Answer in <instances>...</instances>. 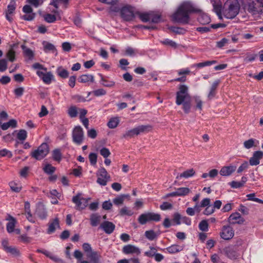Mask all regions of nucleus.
<instances>
[{
  "label": "nucleus",
  "instance_id": "nucleus-1",
  "mask_svg": "<svg viewBox=\"0 0 263 263\" xmlns=\"http://www.w3.org/2000/svg\"><path fill=\"white\" fill-rule=\"evenodd\" d=\"M211 2L214 12L220 19H222V15L227 18L232 19L238 14L239 5L237 0H228L222 10V2L220 0H211Z\"/></svg>",
  "mask_w": 263,
  "mask_h": 263
},
{
  "label": "nucleus",
  "instance_id": "nucleus-2",
  "mask_svg": "<svg viewBox=\"0 0 263 263\" xmlns=\"http://www.w3.org/2000/svg\"><path fill=\"white\" fill-rule=\"evenodd\" d=\"M200 10L192 2L185 1L182 3L177 10L172 14L173 21L186 24L189 22V13L199 12Z\"/></svg>",
  "mask_w": 263,
  "mask_h": 263
},
{
  "label": "nucleus",
  "instance_id": "nucleus-3",
  "mask_svg": "<svg viewBox=\"0 0 263 263\" xmlns=\"http://www.w3.org/2000/svg\"><path fill=\"white\" fill-rule=\"evenodd\" d=\"M176 103L182 105V109L186 114L189 113L191 108V97L189 92V87L185 84L179 86L176 92Z\"/></svg>",
  "mask_w": 263,
  "mask_h": 263
},
{
  "label": "nucleus",
  "instance_id": "nucleus-4",
  "mask_svg": "<svg viewBox=\"0 0 263 263\" xmlns=\"http://www.w3.org/2000/svg\"><path fill=\"white\" fill-rule=\"evenodd\" d=\"M152 130V126L150 125H142L133 129L127 130L123 135L125 138H132L135 135H138L141 133H148Z\"/></svg>",
  "mask_w": 263,
  "mask_h": 263
},
{
  "label": "nucleus",
  "instance_id": "nucleus-5",
  "mask_svg": "<svg viewBox=\"0 0 263 263\" xmlns=\"http://www.w3.org/2000/svg\"><path fill=\"white\" fill-rule=\"evenodd\" d=\"M161 219L160 214L153 212H147L141 214L138 219V222L141 224H145L149 221H159Z\"/></svg>",
  "mask_w": 263,
  "mask_h": 263
},
{
  "label": "nucleus",
  "instance_id": "nucleus-6",
  "mask_svg": "<svg viewBox=\"0 0 263 263\" xmlns=\"http://www.w3.org/2000/svg\"><path fill=\"white\" fill-rule=\"evenodd\" d=\"M49 146L46 143H42L36 149L31 153L32 157L36 160H41L49 153Z\"/></svg>",
  "mask_w": 263,
  "mask_h": 263
},
{
  "label": "nucleus",
  "instance_id": "nucleus-7",
  "mask_svg": "<svg viewBox=\"0 0 263 263\" xmlns=\"http://www.w3.org/2000/svg\"><path fill=\"white\" fill-rule=\"evenodd\" d=\"M73 142L77 145H81L84 139V134L82 128L80 126H76L72 133Z\"/></svg>",
  "mask_w": 263,
  "mask_h": 263
},
{
  "label": "nucleus",
  "instance_id": "nucleus-8",
  "mask_svg": "<svg viewBox=\"0 0 263 263\" xmlns=\"http://www.w3.org/2000/svg\"><path fill=\"white\" fill-rule=\"evenodd\" d=\"M137 12L135 11L134 8L129 5L123 7L121 10V15L126 21L133 20L137 14Z\"/></svg>",
  "mask_w": 263,
  "mask_h": 263
},
{
  "label": "nucleus",
  "instance_id": "nucleus-9",
  "mask_svg": "<svg viewBox=\"0 0 263 263\" xmlns=\"http://www.w3.org/2000/svg\"><path fill=\"white\" fill-rule=\"evenodd\" d=\"M97 182L101 185L105 186L110 179V176L108 174L106 170L102 167L100 168L97 173Z\"/></svg>",
  "mask_w": 263,
  "mask_h": 263
},
{
  "label": "nucleus",
  "instance_id": "nucleus-10",
  "mask_svg": "<svg viewBox=\"0 0 263 263\" xmlns=\"http://www.w3.org/2000/svg\"><path fill=\"white\" fill-rule=\"evenodd\" d=\"M220 235L223 239L230 240L233 237L234 231L231 227L224 226L222 228Z\"/></svg>",
  "mask_w": 263,
  "mask_h": 263
},
{
  "label": "nucleus",
  "instance_id": "nucleus-11",
  "mask_svg": "<svg viewBox=\"0 0 263 263\" xmlns=\"http://www.w3.org/2000/svg\"><path fill=\"white\" fill-rule=\"evenodd\" d=\"M72 202L76 205L77 209L82 210L85 209L87 205L88 200L86 198L81 197V194H78L72 198Z\"/></svg>",
  "mask_w": 263,
  "mask_h": 263
},
{
  "label": "nucleus",
  "instance_id": "nucleus-12",
  "mask_svg": "<svg viewBox=\"0 0 263 263\" xmlns=\"http://www.w3.org/2000/svg\"><path fill=\"white\" fill-rule=\"evenodd\" d=\"M122 252L125 254H133L139 255L141 253L140 249L134 245H127L124 246L122 249Z\"/></svg>",
  "mask_w": 263,
  "mask_h": 263
},
{
  "label": "nucleus",
  "instance_id": "nucleus-13",
  "mask_svg": "<svg viewBox=\"0 0 263 263\" xmlns=\"http://www.w3.org/2000/svg\"><path fill=\"white\" fill-rule=\"evenodd\" d=\"M36 74L47 84H50L52 80L53 79V75L51 72L38 70L36 72Z\"/></svg>",
  "mask_w": 263,
  "mask_h": 263
},
{
  "label": "nucleus",
  "instance_id": "nucleus-14",
  "mask_svg": "<svg viewBox=\"0 0 263 263\" xmlns=\"http://www.w3.org/2000/svg\"><path fill=\"white\" fill-rule=\"evenodd\" d=\"M245 8L253 14H256L259 11L257 4L253 0H247Z\"/></svg>",
  "mask_w": 263,
  "mask_h": 263
},
{
  "label": "nucleus",
  "instance_id": "nucleus-15",
  "mask_svg": "<svg viewBox=\"0 0 263 263\" xmlns=\"http://www.w3.org/2000/svg\"><path fill=\"white\" fill-rule=\"evenodd\" d=\"M16 9V4L15 2H11L8 5L7 8L5 11L6 19L10 22H12L13 18L11 15L13 14Z\"/></svg>",
  "mask_w": 263,
  "mask_h": 263
},
{
  "label": "nucleus",
  "instance_id": "nucleus-16",
  "mask_svg": "<svg viewBox=\"0 0 263 263\" xmlns=\"http://www.w3.org/2000/svg\"><path fill=\"white\" fill-rule=\"evenodd\" d=\"M263 157V152L261 151L255 152L250 158L249 163L251 165H257L259 164L260 160Z\"/></svg>",
  "mask_w": 263,
  "mask_h": 263
},
{
  "label": "nucleus",
  "instance_id": "nucleus-17",
  "mask_svg": "<svg viewBox=\"0 0 263 263\" xmlns=\"http://www.w3.org/2000/svg\"><path fill=\"white\" fill-rule=\"evenodd\" d=\"M2 246L4 250L11 255L16 256L19 255V251L15 247L9 246L8 241L7 240H4L2 241Z\"/></svg>",
  "mask_w": 263,
  "mask_h": 263
},
{
  "label": "nucleus",
  "instance_id": "nucleus-18",
  "mask_svg": "<svg viewBox=\"0 0 263 263\" xmlns=\"http://www.w3.org/2000/svg\"><path fill=\"white\" fill-rule=\"evenodd\" d=\"M236 170V166L230 165L223 166L220 170L219 173L222 176H229Z\"/></svg>",
  "mask_w": 263,
  "mask_h": 263
},
{
  "label": "nucleus",
  "instance_id": "nucleus-19",
  "mask_svg": "<svg viewBox=\"0 0 263 263\" xmlns=\"http://www.w3.org/2000/svg\"><path fill=\"white\" fill-rule=\"evenodd\" d=\"M244 219L239 213L232 214L228 218V221L231 224H241L244 222Z\"/></svg>",
  "mask_w": 263,
  "mask_h": 263
},
{
  "label": "nucleus",
  "instance_id": "nucleus-20",
  "mask_svg": "<svg viewBox=\"0 0 263 263\" xmlns=\"http://www.w3.org/2000/svg\"><path fill=\"white\" fill-rule=\"evenodd\" d=\"M100 228L107 234H111L115 229V225L109 221H105L100 225Z\"/></svg>",
  "mask_w": 263,
  "mask_h": 263
},
{
  "label": "nucleus",
  "instance_id": "nucleus-21",
  "mask_svg": "<svg viewBox=\"0 0 263 263\" xmlns=\"http://www.w3.org/2000/svg\"><path fill=\"white\" fill-rule=\"evenodd\" d=\"M59 228V220L58 218H55L49 222L47 232L48 234H51L54 232L57 229Z\"/></svg>",
  "mask_w": 263,
  "mask_h": 263
},
{
  "label": "nucleus",
  "instance_id": "nucleus-22",
  "mask_svg": "<svg viewBox=\"0 0 263 263\" xmlns=\"http://www.w3.org/2000/svg\"><path fill=\"white\" fill-rule=\"evenodd\" d=\"M6 220L9 221V222L7 224V231L9 233H12L14 231V228L17 223V221L11 215H8Z\"/></svg>",
  "mask_w": 263,
  "mask_h": 263
},
{
  "label": "nucleus",
  "instance_id": "nucleus-23",
  "mask_svg": "<svg viewBox=\"0 0 263 263\" xmlns=\"http://www.w3.org/2000/svg\"><path fill=\"white\" fill-rule=\"evenodd\" d=\"M87 256L90 259L92 263H101V255L96 251L87 254Z\"/></svg>",
  "mask_w": 263,
  "mask_h": 263
},
{
  "label": "nucleus",
  "instance_id": "nucleus-24",
  "mask_svg": "<svg viewBox=\"0 0 263 263\" xmlns=\"http://www.w3.org/2000/svg\"><path fill=\"white\" fill-rule=\"evenodd\" d=\"M220 83V81L217 80L213 82L212 85V86L210 88V91L208 95V98L209 99L211 100L216 95V90L218 85Z\"/></svg>",
  "mask_w": 263,
  "mask_h": 263
},
{
  "label": "nucleus",
  "instance_id": "nucleus-25",
  "mask_svg": "<svg viewBox=\"0 0 263 263\" xmlns=\"http://www.w3.org/2000/svg\"><path fill=\"white\" fill-rule=\"evenodd\" d=\"M195 173V171L193 169H190L183 172L182 173H181L177 175L176 178L179 179L181 178H188L194 175Z\"/></svg>",
  "mask_w": 263,
  "mask_h": 263
},
{
  "label": "nucleus",
  "instance_id": "nucleus-26",
  "mask_svg": "<svg viewBox=\"0 0 263 263\" xmlns=\"http://www.w3.org/2000/svg\"><path fill=\"white\" fill-rule=\"evenodd\" d=\"M35 213L36 215L41 219H45L47 217V212L43 206L37 207Z\"/></svg>",
  "mask_w": 263,
  "mask_h": 263
},
{
  "label": "nucleus",
  "instance_id": "nucleus-27",
  "mask_svg": "<svg viewBox=\"0 0 263 263\" xmlns=\"http://www.w3.org/2000/svg\"><path fill=\"white\" fill-rule=\"evenodd\" d=\"M91 225L96 227L99 224L101 220V216L98 214H92L90 218Z\"/></svg>",
  "mask_w": 263,
  "mask_h": 263
},
{
  "label": "nucleus",
  "instance_id": "nucleus-28",
  "mask_svg": "<svg viewBox=\"0 0 263 263\" xmlns=\"http://www.w3.org/2000/svg\"><path fill=\"white\" fill-rule=\"evenodd\" d=\"M183 247L179 245H174L166 248L167 251L171 254L176 253L183 250Z\"/></svg>",
  "mask_w": 263,
  "mask_h": 263
},
{
  "label": "nucleus",
  "instance_id": "nucleus-29",
  "mask_svg": "<svg viewBox=\"0 0 263 263\" xmlns=\"http://www.w3.org/2000/svg\"><path fill=\"white\" fill-rule=\"evenodd\" d=\"M21 48L23 50L25 56L27 57L29 60H31L34 57V53L32 50L27 48L25 45H22Z\"/></svg>",
  "mask_w": 263,
  "mask_h": 263
},
{
  "label": "nucleus",
  "instance_id": "nucleus-30",
  "mask_svg": "<svg viewBox=\"0 0 263 263\" xmlns=\"http://www.w3.org/2000/svg\"><path fill=\"white\" fill-rule=\"evenodd\" d=\"M9 186L12 191L16 193L20 192L22 189L21 184L20 182H16L15 181L10 182Z\"/></svg>",
  "mask_w": 263,
  "mask_h": 263
},
{
  "label": "nucleus",
  "instance_id": "nucleus-31",
  "mask_svg": "<svg viewBox=\"0 0 263 263\" xmlns=\"http://www.w3.org/2000/svg\"><path fill=\"white\" fill-rule=\"evenodd\" d=\"M224 252L227 256L230 258H235L237 256L236 252L231 247L225 248Z\"/></svg>",
  "mask_w": 263,
  "mask_h": 263
},
{
  "label": "nucleus",
  "instance_id": "nucleus-32",
  "mask_svg": "<svg viewBox=\"0 0 263 263\" xmlns=\"http://www.w3.org/2000/svg\"><path fill=\"white\" fill-rule=\"evenodd\" d=\"M128 197V195H121L113 199V203L117 205H121L123 204L125 199Z\"/></svg>",
  "mask_w": 263,
  "mask_h": 263
},
{
  "label": "nucleus",
  "instance_id": "nucleus-33",
  "mask_svg": "<svg viewBox=\"0 0 263 263\" xmlns=\"http://www.w3.org/2000/svg\"><path fill=\"white\" fill-rule=\"evenodd\" d=\"M57 73L59 76L63 79L68 78L69 76L68 71L62 67H59L57 68Z\"/></svg>",
  "mask_w": 263,
  "mask_h": 263
},
{
  "label": "nucleus",
  "instance_id": "nucleus-34",
  "mask_svg": "<svg viewBox=\"0 0 263 263\" xmlns=\"http://www.w3.org/2000/svg\"><path fill=\"white\" fill-rule=\"evenodd\" d=\"M140 20L143 22H147L151 21V12L148 13H140L137 12Z\"/></svg>",
  "mask_w": 263,
  "mask_h": 263
},
{
  "label": "nucleus",
  "instance_id": "nucleus-35",
  "mask_svg": "<svg viewBox=\"0 0 263 263\" xmlns=\"http://www.w3.org/2000/svg\"><path fill=\"white\" fill-rule=\"evenodd\" d=\"M178 196H184L188 195L191 190L188 187H179L176 189Z\"/></svg>",
  "mask_w": 263,
  "mask_h": 263
},
{
  "label": "nucleus",
  "instance_id": "nucleus-36",
  "mask_svg": "<svg viewBox=\"0 0 263 263\" xmlns=\"http://www.w3.org/2000/svg\"><path fill=\"white\" fill-rule=\"evenodd\" d=\"M258 143V141L254 139H250L248 140L245 141L243 142V146L246 149L251 148L254 146H255V142Z\"/></svg>",
  "mask_w": 263,
  "mask_h": 263
},
{
  "label": "nucleus",
  "instance_id": "nucleus-37",
  "mask_svg": "<svg viewBox=\"0 0 263 263\" xmlns=\"http://www.w3.org/2000/svg\"><path fill=\"white\" fill-rule=\"evenodd\" d=\"M52 156L54 160L60 162L62 159V154L59 149H55L52 152Z\"/></svg>",
  "mask_w": 263,
  "mask_h": 263
},
{
  "label": "nucleus",
  "instance_id": "nucleus-38",
  "mask_svg": "<svg viewBox=\"0 0 263 263\" xmlns=\"http://www.w3.org/2000/svg\"><path fill=\"white\" fill-rule=\"evenodd\" d=\"M79 80L81 83L93 82V77L91 74H83L79 78Z\"/></svg>",
  "mask_w": 263,
  "mask_h": 263
},
{
  "label": "nucleus",
  "instance_id": "nucleus-39",
  "mask_svg": "<svg viewBox=\"0 0 263 263\" xmlns=\"http://www.w3.org/2000/svg\"><path fill=\"white\" fill-rule=\"evenodd\" d=\"M119 123V119L117 117L111 118L107 123V125L110 128L116 127Z\"/></svg>",
  "mask_w": 263,
  "mask_h": 263
},
{
  "label": "nucleus",
  "instance_id": "nucleus-40",
  "mask_svg": "<svg viewBox=\"0 0 263 263\" xmlns=\"http://www.w3.org/2000/svg\"><path fill=\"white\" fill-rule=\"evenodd\" d=\"M27 137V133L24 129H21L18 131L17 134V138L21 141H25Z\"/></svg>",
  "mask_w": 263,
  "mask_h": 263
},
{
  "label": "nucleus",
  "instance_id": "nucleus-41",
  "mask_svg": "<svg viewBox=\"0 0 263 263\" xmlns=\"http://www.w3.org/2000/svg\"><path fill=\"white\" fill-rule=\"evenodd\" d=\"M145 236L149 240H153L158 236L157 234L153 230L145 231Z\"/></svg>",
  "mask_w": 263,
  "mask_h": 263
},
{
  "label": "nucleus",
  "instance_id": "nucleus-42",
  "mask_svg": "<svg viewBox=\"0 0 263 263\" xmlns=\"http://www.w3.org/2000/svg\"><path fill=\"white\" fill-rule=\"evenodd\" d=\"M44 18L46 22L52 23L56 21L57 17L55 15L47 13L44 15Z\"/></svg>",
  "mask_w": 263,
  "mask_h": 263
},
{
  "label": "nucleus",
  "instance_id": "nucleus-43",
  "mask_svg": "<svg viewBox=\"0 0 263 263\" xmlns=\"http://www.w3.org/2000/svg\"><path fill=\"white\" fill-rule=\"evenodd\" d=\"M67 113L71 118H74L78 114V109L76 106H71L69 108Z\"/></svg>",
  "mask_w": 263,
  "mask_h": 263
},
{
  "label": "nucleus",
  "instance_id": "nucleus-44",
  "mask_svg": "<svg viewBox=\"0 0 263 263\" xmlns=\"http://www.w3.org/2000/svg\"><path fill=\"white\" fill-rule=\"evenodd\" d=\"M43 169L44 172L48 174H51L55 171V167L50 164H46Z\"/></svg>",
  "mask_w": 263,
  "mask_h": 263
},
{
  "label": "nucleus",
  "instance_id": "nucleus-45",
  "mask_svg": "<svg viewBox=\"0 0 263 263\" xmlns=\"http://www.w3.org/2000/svg\"><path fill=\"white\" fill-rule=\"evenodd\" d=\"M6 57L11 62H13L15 59V52L12 48H11L7 52Z\"/></svg>",
  "mask_w": 263,
  "mask_h": 263
},
{
  "label": "nucleus",
  "instance_id": "nucleus-46",
  "mask_svg": "<svg viewBox=\"0 0 263 263\" xmlns=\"http://www.w3.org/2000/svg\"><path fill=\"white\" fill-rule=\"evenodd\" d=\"M160 15L154 12H151V21L153 23H158L160 21Z\"/></svg>",
  "mask_w": 263,
  "mask_h": 263
},
{
  "label": "nucleus",
  "instance_id": "nucleus-47",
  "mask_svg": "<svg viewBox=\"0 0 263 263\" xmlns=\"http://www.w3.org/2000/svg\"><path fill=\"white\" fill-rule=\"evenodd\" d=\"M44 50L46 52L52 51L54 52L56 51L55 48L53 45L49 43H46L44 45Z\"/></svg>",
  "mask_w": 263,
  "mask_h": 263
},
{
  "label": "nucleus",
  "instance_id": "nucleus-48",
  "mask_svg": "<svg viewBox=\"0 0 263 263\" xmlns=\"http://www.w3.org/2000/svg\"><path fill=\"white\" fill-rule=\"evenodd\" d=\"M209 225L208 222L205 220H202L199 224V228L202 231H208Z\"/></svg>",
  "mask_w": 263,
  "mask_h": 263
},
{
  "label": "nucleus",
  "instance_id": "nucleus-49",
  "mask_svg": "<svg viewBox=\"0 0 263 263\" xmlns=\"http://www.w3.org/2000/svg\"><path fill=\"white\" fill-rule=\"evenodd\" d=\"M194 100L196 104V108L201 110L202 109V101L199 96H194Z\"/></svg>",
  "mask_w": 263,
  "mask_h": 263
},
{
  "label": "nucleus",
  "instance_id": "nucleus-50",
  "mask_svg": "<svg viewBox=\"0 0 263 263\" xmlns=\"http://www.w3.org/2000/svg\"><path fill=\"white\" fill-rule=\"evenodd\" d=\"M210 17L206 14L200 15L198 17L199 22L203 24H208L210 22Z\"/></svg>",
  "mask_w": 263,
  "mask_h": 263
},
{
  "label": "nucleus",
  "instance_id": "nucleus-51",
  "mask_svg": "<svg viewBox=\"0 0 263 263\" xmlns=\"http://www.w3.org/2000/svg\"><path fill=\"white\" fill-rule=\"evenodd\" d=\"M120 214L122 216H132L133 214V212L131 210H128L127 207H123L120 210Z\"/></svg>",
  "mask_w": 263,
  "mask_h": 263
},
{
  "label": "nucleus",
  "instance_id": "nucleus-52",
  "mask_svg": "<svg viewBox=\"0 0 263 263\" xmlns=\"http://www.w3.org/2000/svg\"><path fill=\"white\" fill-rule=\"evenodd\" d=\"M7 156L9 158H11L12 156V154L10 151L4 148L0 150V157Z\"/></svg>",
  "mask_w": 263,
  "mask_h": 263
},
{
  "label": "nucleus",
  "instance_id": "nucleus-53",
  "mask_svg": "<svg viewBox=\"0 0 263 263\" xmlns=\"http://www.w3.org/2000/svg\"><path fill=\"white\" fill-rule=\"evenodd\" d=\"M35 15L34 13H25V15L22 16V18L25 21H30L34 19Z\"/></svg>",
  "mask_w": 263,
  "mask_h": 263
},
{
  "label": "nucleus",
  "instance_id": "nucleus-54",
  "mask_svg": "<svg viewBox=\"0 0 263 263\" xmlns=\"http://www.w3.org/2000/svg\"><path fill=\"white\" fill-rule=\"evenodd\" d=\"M89 159L91 165H95L97 161V154L95 153H90L89 155Z\"/></svg>",
  "mask_w": 263,
  "mask_h": 263
},
{
  "label": "nucleus",
  "instance_id": "nucleus-55",
  "mask_svg": "<svg viewBox=\"0 0 263 263\" xmlns=\"http://www.w3.org/2000/svg\"><path fill=\"white\" fill-rule=\"evenodd\" d=\"M249 167V164L247 161H245L242 163L237 169V172L241 173L243 171L247 170Z\"/></svg>",
  "mask_w": 263,
  "mask_h": 263
},
{
  "label": "nucleus",
  "instance_id": "nucleus-56",
  "mask_svg": "<svg viewBox=\"0 0 263 263\" xmlns=\"http://www.w3.org/2000/svg\"><path fill=\"white\" fill-rule=\"evenodd\" d=\"M7 68V62L5 59L0 60V71H4Z\"/></svg>",
  "mask_w": 263,
  "mask_h": 263
},
{
  "label": "nucleus",
  "instance_id": "nucleus-57",
  "mask_svg": "<svg viewBox=\"0 0 263 263\" xmlns=\"http://www.w3.org/2000/svg\"><path fill=\"white\" fill-rule=\"evenodd\" d=\"M100 154L105 158H107L110 155L109 150L106 148L103 147L100 150Z\"/></svg>",
  "mask_w": 263,
  "mask_h": 263
},
{
  "label": "nucleus",
  "instance_id": "nucleus-58",
  "mask_svg": "<svg viewBox=\"0 0 263 263\" xmlns=\"http://www.w3.org/2000/svg\"><path fill=\"white\" fill-rule=\"evenodd\" d=\"M150 249V251L145 252V255L148 257L154 256L156 254L157 250L155 248L153 247H151Z\"/></svg>",
  "mask_w": 263,
  "mask_h": 263
},
{
  "label": "nucleus",
  "instance_id": "nucleus-59",
  "mask_svg": "<svg viewBox=\"0 0 263 263\" xmlns=\"http://www.w3.org/2000/svg\"><path fill=\"white\" fill-rule=\"evenodd\" d=\"M87 136L91 139H95L97 136V131L94 128L89 129L87 131Z\"/></svg>",
  "mask_w": 263,
  "mask_h": 263
},
{
  "label": "nucleus",
  "instance_id": "nucleus-60",
  "mask_svg": "<svg viewBox=\"0 0 263 263\" xmlns=\"http://www.w3.org/2000/svg\"><path fill=\"white\" fill-rule=\"evenodd\" d=\"M180 219L181 216L178 213H176L173 215V221L177 225H179L180 224Z\"/></svg>",
  "mask_w": 263,
  "mask_h": 263
},
{
  "label": "nucleus",
  "instance_id": "nucleus-61",
  "mask_svg": "<svg viewBox=\"0 0 263 263\" xmlns=\"http://www.w3.org/2000/svg\"><path fill=\"white\" fill-rule=\"evenodd\" d=\"M162 43L164 45H168L174 48L176 47L177 46V44L175 42L169 39H165L162 41Z\"/></svg>",
  "mask_w": 263,
  "mask_h": 263
},
{
  "label": "nucleus",
  "instance_id": "nucleus-62",
  "mask_svg": "<svg viewBox=\"0 0 263 263\" xmlns=\"http://www.w3.org/2000/svg\"><path fill=\"white\" fill-rule=\"evenodd\" d=\"M173 207V205L171 203L167 202H163L160 206V209L162 210H166L168 209H171Z\"/></svg>",
  "mask_w": 263,
  "mask_h": 263
},
{
  "label": "nucleus",
  "instance_id": "nucleus-63",
  "mask_svg": "<svg viewBox=\"0 0 263 263\" xmlns=\"http://www.w3.org/2000/svg\"><path fill=\"white\" fill-rule=\"evenodd\" d=\"M214 209L212 205L207 206L203 212V214L205 215H209L213 213Z\"/></svg>",
  "mask_w": 263,
  "mask_h": 263
},
{
  "label": "nucleus",
  "instance_id": "nucleus-64",
  "mask_svg": "<svg viewBox=\"0 0 263 263\" xmlns=\"http://www.w3.org/2000/svg\"><path fill=\"white\" fill-rule=\"evenodd\" d=\"M83 249L84 251L87 253V254H88L90 252H92L93 251L92 250V248L90 246V245L88 243H83L82 246Z\"/></svg>",
  "mask_w": 263,
  "mask_h": 263
}]
</instances>
